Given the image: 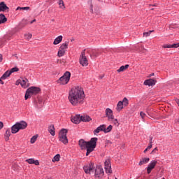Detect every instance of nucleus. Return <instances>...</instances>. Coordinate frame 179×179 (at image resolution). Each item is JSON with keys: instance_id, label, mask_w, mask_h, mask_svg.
I'll return each mask as SVG.
<instances>
[{"instance_id": "1", "label": "nucleus", "mask_w": 179, "mask_h": 179, "mask_svg": "<svg viewBox=\"0 0 179 179\" xmlns=\"http://www.w3.org/2000/svg\"><path fill=\"white\" fill-rule=\"evenodd\" d=\"M85 99V91L80 86H76L71 89L69 94V100L73 106H78L83 103Z\"/></svg>"}, {"instance_id": "2", "label": "nucleus", "mask_w": 179, "mask_h": 179, "mask_svg": "<svg viewBox=\"0 0 179 179\" xmlns=\"http://www.w3.org/2000/svg\"><path fill=\"white\" fill-rule=\"evenodd\" d=\"M79 146L81 149H87L86 156H89L97 146V138H92L90 141H85V140L81 139L79 141Z\"/></svg>"}, {"instance_id": "3", "label": "nucleus", "mask_w": 179, "mask_h": 179, "mask_svg": "<svg viewBox=\"0 0 179 179\" xmlns=\"http://www.w3.org/2000/svg\"><path fill=\"white\" fill-rule=\"evenodd\" d=\"M26 128H27V122L25 121H21L16 122L11 127V132L12 134H17L20 129H26Z\"/></svg>"}, {"instance_id": "4", "label": "nucleus", "mask_w": 179, "mask_h": 179, "mask_svg": "<svg viewBox=\"0 0 179 179\" xmlns=\"http://www.w3.org/2000/svg\"><path fill=\"white\" fill-rule=\"evenodd\" d=\"M41 92V89L38 87H31L28 88L26 91L24 99L27 100V99H30L31 96H36V94H38Z\"/></svg>"}, {"instance_id": "5", "label": "nucleus", "mask_w": 179, "mask_h": 179, "mask_svg": "<svg viewBox=\"0 0 179 179\" xmlns=\"http://www.w3.org/2000/svg\"><path fill=\"white\" fill-rule=\"evenodd\" d=\"M66 134H68V130L66 129H62L59 134V141L62 142L64 145L68 143V137H66Z\"/></svg>"}, {"instance_id": "6", "label": "nucleus", "mask_w": 179, "mask_h": 179, "mask_svg": "<svg viewBox=\"0 0 179 179\" xmlns=\"http://www.w3.org/2000/svg\"><path fill=\"white\" fill-rule=\"evenodd\" d=\"M71 79V72L66 71L63 76L58 80V83L60 85H66Z\"/></svg>"}, {"instance_id": "7", "label": "nucleus", "mask_w": 179, "mask_h": 179, "mask_svg": "<svg viewBox=\"0 0 179 179\" xmlns=\"http://www.w3.org/2000/svg\"><path fill=\"white\" fill-rule=\"evenodd\" d=\"M85 52L86 50L82 51L79 59V62L82 66H87L89 65V61L87 60V57H86Z\"/></svg>"}, {"instance_id": "8", "label": "nucleus", "mask_w": 179, "mask_h": 179, "mask_svg": "<svg viewBox=\"0 0 179 179\" xmlns=\"http://www.w3.org/2000/svg\"><path fill=\"white\" fill-rule=\"evenodd\" d=\"M94 177L98 179L103 178V177H104V170L101 166L96 167Z\"/></svg>"}, {"instance_id": "9", "label": "nucleus", "mask_w": 179, "mask_h": 179, "mask_svg": "<svg viewBox=\"0 0 179 179\" xmlns=\"http://www.w3.org/2000/svg\"><path fill=\"white\" fill-rule=\"evenodd\" d=\"M83 170H84L85 174H90V173L92 171H93V170H94V164L91 163V164H88L85 165L83 167Z\"/></svg>"}, {"instance_id": "10", "label": "nucleus", "mask_w": 179, "mask_h": 179, "mask_svg": "<svg viewBox=\"0 0 179 179\" xmlns=\"http://www.w3.org/2000/svg\"><path fill=\"white\" fill-rule=\"evenodd\" d=\"M156 164H157V161L152 160L150 162V163L148 164L147 167V173L148 174H150L152 173V170L156 167Z\"/></svg>"}, {"instance_id": "11", "label": "nucleus", "mask_w": 179, "mask_h": 179, "mask_svg": "<svg viewBox=\"0 0 179 179\" xmlns=\"http://www.w3.org/2000/svg\"><path fill=\"white\" fill-rule=\"evenodd\" d=\"M81 121L82 116H80V115H76L71 117V122H73V124H80Z\"/></svg>"}, {"instance_id": "12", "label": "nucleus", "mask_w": 179, "mask_h": 179, "mask_svg": "<svg viewBox=\"0 0 179 179\" xmlns=\"http://www.w3.org/2000/svg\"><path fill=\"white\" fill-rule=\"evenodd\" d=\"M21 86L24 89H27V87H29V86H30L29 80H27V78H21Z\"/></svg>"}, {"instance_id": "13", "label": "nucleus", "mask_w": 179, "mask_h": 179, "mask_svg": "<svg viewBox=\"0 0 179 179\" xmlns=\"http://www.w3.org/2000/svg\"><path fill=\"white\" fill-rule=\"evenodd\" d=\"M105 113L106 117H108V121L113 120L114 115H113V110L110 108H106Z\"/></svg>"}, {"instance_id": "14", "label": "nucleus", "mask_w": 179, "mask_h": 179, "mask_svg": "<svg viewBox=\"0 0 179 179\" xmlns=\"http://www.w3.org/2000/svg\"><path fill=\"white\" fill-rule=\"evenodd\" d=\"M156 80L155 79H148L144 81L145 86H155L156 85Z\"/></svg>"}, {"instance_id": "15", "label": "nucleus", "mask_w": 179, "mask_h": 179, "mask_svg": "<svg viewBox=\"0 0 179 179\" xmlns=\"http://www.w3.org/2000/svg\"><path fill=\"white\" fill-rule=\"evenodd\" d=\"M9 7L6 6L5 2L2 1L0 3V12H8Z\"/></svg>"}, {"instance_id": "16", "label": "nucleus", "mask_w": 179, "mask_h": 179, "mask_svg": "<svg viewBox=\"0 0 179 179\" xmlns=\"http://www.w3.org/2000/svg\"><path fill=\"white\" fill-rule=\"evenodd\" d=\"M27 163H29V164H35V166H38L40 164V162H38V160H34V159L31 158L26 159Z\"/></svg>"}, {"instance_id": "17", "label": "nucleus", "mask_w": 179, "mask_h": 179, "mask_svg": "<svg viewBox=\"0 0 179 179\" xmlns=\"http://www.w3.org/2000/svg\"><path fill=\"white\" fill-rule=\"evenodd\" d=\"M106 127V124H102L99 127H98L94 131V134H99L101 132V131H103L104 132V128Z\"/></svg>"}, {"instance_id": "18", "label": "nucleus", "mask_w": 179, "mask_h": 179, "mask_svg": "<svg viewBox=\"0 0 179 179\" xmlns=\"http://www.w3.org/2000/svg\"><path fill=\"white\" fill-rule=\"evenodd\" d=\"M8 22V18L5 17V15L0 14V24H3V23H6Z\"/></svg>"}, {"instance_id": "19", "label": "nucleus", "mask_w": 179, "mask_h": 179, "mask_svg": "<svg viewBox=\"0 0 179 179\" xmlns=\"http://www.w3.org/2000/svg\"><path fill=\"white\" fill-rule=\"evenodd\" d=\"M150 160V158H142L138 163V166H142L143 164H146V163H149V161Z\"/></svg>"}, {"instance_id": "20", "label": "nucleus", "mask_w": 179, "mask_h": 179, "mask_svg": "<svg viewBox=\"0 0 179 179\" xmlns=\"http://www.w3.org/2000/svg\"><path fill=\"white\" fill-rule=\"evenodd\" d=\"M62 38H63V37H62V36H59L58 37H57L55 39V41H54V42H53V44L55 45H58V44H59V43H61V41H62Z\"/></svg>"}, {"instance_id": "21", "label": "nucleus", "mask_w": 179, "mask_h": 179, "mask_svg": "<svg viewBox=\"0 0 179 179\" xmlns=\"http://www.w3.org/2000/svg\"><path fill=\"white\" fill-rule=\"evenodd\" d=\"M10 135H11L10 130L9 129H7L6 131V133L4 134L5 141H9V138H10Z\"/></svg>"}, {"instance_id": "22", "label": "nucleus", "mask_w": 179, "mask_h": 179, "mask_svg": "<svg viewBox=\"0 0 179 179\" xmlns=\"http://www.w3.org/2000/svg\"><path fill=\"white\" fill-rule=\"evenodd\" d=\"M122 108H124V103L122 101H120L117 103L116 110H117V111H121V110H122Z\"/></svg>"}, {"instance_id": "23", "label": "nucleus", "mask_w": 179, "mask_h": 179, "mask_svg": "<svg viewBox=\"0 0 179 179\" xmlns=\"http://www.w3.org/2000/svg\"><path fill=\"white\" fill-rule=\"evenodd\" d=\"M43 98H38V101L36 102V107L38 108H41V107H43Z\"/></svg>"}, {"instance_id": "24", "label": "nucleus", "mask_w": 179, "mask_h": 179, "mask_svg": "<svg viewBox=\"0 0 179 179\" xmlns=\"http://www.w3.org/2000/svg\"><path fill=\"white\" fill-rule=\"evenodd\" d=\"M81 121H83L84 122H89V121H92V118L90 117L89 115L81 116Z\"/></svg>"}, {"instance_id": "25", "label": "nucleus", "mask_w": 179, "mask_h": 179, "mask_svg": "<svg viewBox=\"0 0 179 179\" xmlns=\"http://www.w3.org/2000/svg\"><path fill=\"white\" fill-rule=\"evenodd\" d=\"M108 121L112 122V124H113V125H115V127H120V122H118V120L115 119L114 117L112 120H109Z\"/></svg>"}, {"instance_id": "26", "label": "nucleus", "mask_w": 179, "mask_h": 179, "mask_svg": "<svg viewBox=\"0 0 179 179\" xmlns=\"http://www.w3.org/2000/svg\"><path fill=\"white\" fill-rule=\"evenodd\" d=\"M69 44V42H64V43H62L60 46V49L61 50H64V51H66V49L68 48V45Z\"/></svg>"}, {"instance_id": "27", "label": "nucleus", "mask_w": 179, "mask_h": 179, "mask_svg": "<svg viewBox=\"0 0 179 179\" xmlns=\"http://www.w3.org/2000/svg\"><path fill=\"white\" fill-rule=\"evenodd\" d=\"M10 72L9 71H6L3 75L1 76V79L3 80H5V79H6V78H9V76H10Z\"/></svg>"}, {"instance_id": "28", "label": "nucleus", "mask_w": 179, "mask_h": 179, "mask_svg": "<svg viewBox=\"0 0 179 179\" xmlns=\"http://www.w3.org/2000/svg\"><path fill=\"white\" fill-rule=\"evenodd\" d=\"M129 68V65L126 64L125 66H122L119 69H117V72H124L126 69H128Z\"/></svg>"}, {"instance_id": "29", "label": "nucleus", "mask_w": 179, "mask_h": 179, "mask_svg": "<svg viewBox=\"0 0 179 179\" xmlns=\"http://www.w3.org/2000/svg\"><path fill=\"white\" fill-rule=\"evenodd\" d=\"M49 132L52 135V136H55V128L54 127V126L49 127Z\"/></svg>"}, {"instance_id": "30", "label": "nucleus", "mask_w": 179, "mask_h": 179, "mask_svg": "<svg viewBox=\"0 0 179 179\" xmlns=\"http://www.w3.org/2000/svg\"><path fill=\"white\" fill-rule=\"evenodd\" d=\"M65 52H66V50H64L63 49L59 48L57 52V55L58 57H64L65 55Z\"/></svg>"}, {"instance_id": "31", "label": "nucleus", "mask_w": 179, "mask_h": 179, "mask_svg": "<svg viewBox=\"0 0 179 179\" xmlns=\"http://www.w3.org/2000/svg\"><path fill=\"white\" fill-rule=\"evenodd\" d=\"M113 129V125L110 124L107 128H104L103 129V132H105V134H108V132H111V130Z\"/></svg>"}, {"instance_id": "32", "label": "nucleus", "mask_w": 179, "mask_h": 179, "mask_svg": "<svg viewBox=\"0 0 179 179\" xmlns=\"http://www.w3.org/2000/svg\"><path fill=\"white\" fill-rule=\"evenodd\" d=\"M61 158V155L59 154L56 155L53 159H52V162L53 163H55V162H59V159Z\"/></svg>"}, {"instance_id": "33", "label": "nucleus", "mask_w": 179, "mask_h": 179, "mask_svg": "<svg viewBox=\"0 0 179 179\" xmlns=\"http://www.w3.org/2000/svg\"><path fill=\"white\" fill-rule=\"evenodd\" d=\"M105 170L106 173H109L110 174L113 172L111 171V165H105Z\"/></svg>"}, {"instance_id": "34", "label": "nucleus", "mask_w": 179, "mask_h": 179, "mask_svg": "<svg viewBox=\"0 0 179 179\" xmlns=\"http://www.w3.org/2000/svg\"><path fill=\"white\" fill-rule=\"evenodd\" d=\"M59 6L62 9H65V4H64V1L59 0Z\"/></svg>"}, {"instance_id": "35", "label": "nucleus", "mask_w": 179, "mask_h": 179, "mask_svg": "<svg viewBox=\"0 0 179 179\" xmlns=\"http://www.w3.org/2000/svg\"><path fill=\"white\" fill-rule=\"evenodd\" d=\"M29 9H30V7H17L16 10H29Z\"/></svg>"}, {"instance_id": "36", "label": "nucleus", "mask_w": 179, "mask_h": 179, "mask_svg": "<svg viewBox=\"0 0 179 179\" xmlns=\"http://www.w3.org/2000/svg\"><path fill=\"white\" fill-rule=\"evenodd\" d=\"M155 31H149L148 32H144L143 33V36L144 37H149V36H150V34H152V33H153Z\"/></svg>"}, {"instance_id": "37", "label": "nucleus", "mask_w": 179, "mask_h": 179, "mask_svg": "<svg viewBox=\"0 0 179 179\" xmlns=\"http://www.w3.org/2000/svg\"><path fill=\"white\" fill-rule=\"evenodd\" d=\"M123 103V106H128L129 104V101L128 99H127L126 97L123 99V101H122Z\"/></svg>"}, {"instance_id": "38", "label": "nucleus", "mask_w": 179, "mask_h": 179, "mask_svg": "<svg viewBox=\"0 0 179 179\" xmlns=\"http://www.w3.org/2000/svg\"><path fill=\"white\" fill-rule=\"evenodd\" d=\"M105 166H111V160L110 159H107L104 162Z\"/></svg>"}, {"instance_id": "39", "label": "nucleus", "mask_w": 179, "mask_h": 179, "mask_svg": "<svg viewBox=\"0 0 179 179\" xmlns=\"http://www.w3.org/2000/svg\"><path fill=\"white\" fill-rule=\"evenodd\" d=\"M140 117L142 118L143 121H145V118L146 117V115L144 112L140 113Z\"/></svg>"}, {"instance_id": "40", "label": "nucleus", "mask_w": 179, "mask_h": 179, "mask_svg": "<svg viewBox=\"0 0 179 179\" xmlns=\"http://www.w3.org/2000/svg\"><path fill=\"white\" fill-rule=\"evenodd\" d=\"M17 71H19V69L17 67H14L10 69V74L12 75V73H13V72H17Z\"/></svg>"}, {"instance_id": "41", "label": "nucleus", "mask_w": 179, "mask_h": 179, "mask_svg": "<svg viewBox=\"0 0 179 179\" xmlns=\"http://www.w3.org/2000/svg\"><path fill=\"white\" fill-rule=\"evenodd\" d=\"M36 141H37V136H34L31 138V143H34V142H36Z\"/></svg>"}, {"instance_id": "42", "label": "nucleus", "mask_w": 179, "mask_h": 179, "mask_svg": "<svg viewBox=\"0 0 179 179\" xmlns=\"http://www.w3.org/2000/svg\"><path fill=\"white\" fill-rule=\"evenodd\" d=\"M24 36L27 40H30V38H31L33 35H31V34H25Z\"/></svg>"}, {"instance_id": "43", "label": "nucleus", "mask_w": 179, "mask_h": 179, "mask_svg": "<svg viewBox=\"0 0 179 179\" xmlns=\"http://www.w3.org/2000/svg\"><path fill=\"white\" fill-rule=\"evenodd\" d=\"M178 43H175L173 45H171V48H178Z\"/></svg>"}, {"instance_id": "44", "label": "nucleus", "mask_w": 179, "mask_h": 179, "mask_svg": "<svg viewBox=\"0 0 179 179\" xmlns=\"http://www.w3.org/2000/svg\"><path fill=\"white\" fill-rule=\"evenodd\" d=\"M15 85L16 86H19V85H21V78L16 81Z\"/></svg>"}, {"instance_id": "45", "label": "nucleus", "mask_w": 179, "mask_h": 179, "mask_svg": "<svg viewBox=\"0 0 179 179\" xmlns=\"http://www.w3.org/2000/svg\"><path fill=\"white\" fill-rule=\"evenodd\" d=\"M157 150H159L157 149V148H155L152 152H151V155H155V153H156V152H157Z\"/></svg>"}, {"instance_id": "46", "label": "nucleus", "mask_w": 179, "mask_h": 179, "mask_svg": "<svg viewBox=\"0 0 179 179\" xmlns=\"http://www.w3.org/2000/svg\"><path fill=\"white\" fill-rule=\"evenodd\" d=\"M164 48H171V45H164Z\"/></svg>"}, {"instance_id": "47", "label": "nucleus", "mask_w": 179, "mask_h": 179, "mask_svg": "<svg viewBox=\"0 0 179 179\" xmlns=\"http://www.w3.org/2000/svg\"><path fill=\"white\" fill-rule=\"evenodd\" d=\"M153 143V137L150 136V145H152Z\"/></svg>"}, {"instance_id": "48", "label": "nucleus", "mask_w": 179, "mask_h": 179, "mask_svg": "<svg viewBox=\"0 0 179 179\" xmlns=\"http://www.w3.org/2000/svg\"><path fill=\"white\" fill-rule=\"evenodd\" d=\"M3 128V122H0V129H2Z\"/></svg>"}, {"instance_id": "49", "label": "nucleus", "mask_w": 179, "mask_h": 179, "mask_svg": "<svg viewBox=\"0 0 179 179\" xmlns=\"http://www.w3.org/2000/svg\"><path fill=\"white\" fill-rule=\"evenodd\" d=\"M152 144H150V145L148 146L147 149L149 150L150 149H152Z\"/></svg>"}, {"instance_id": "50", "label": "nucleus", "mask_w": 179, "mask_h": 179, "mask_svg": "<svg viewBox=\"0 0 179 179\" xmlns=\"http://www.w3.org/2000/svg\"><path fill=\"white\" fill-rule=\"evenodd\" d=\"M3 80H2V78H1V77L0 78V83H1V85H3V81H2Z\"/></svg>"}, {"instance_id": "51", "label": "nucleus", "mask_w": 179, "mask_h": 179, "mask_svg": "<svg viewBox=\"0 0 179 179\" xmlns=\"http://www.w3.org/2000/svg\"><path fill=\"white\" fill-rule=\"evenodd\" d=\"M146 111H147V113H148V115H149V111H150V109H149V108H147Z\"/></svg>"}, {"instance_id": "52", "label": "nucleus", "mask_w": 179, "mask_h": 179, "mask_svg": "<svg viewBox=\"0 0 179 179\" xmlns=\"http://www.w3.org/2000/svg\"><path fill=\"white\" fill-rule=\"evenodd\" d=\"M2 59H3L2 55L0 54V62H2Z\"/></svg>"}, {"instance_id": "53", "label": "nucleus", "mask_w": 179, "mask_h": 179, "mask_svg": "<svg viewBox=\"0 0 179 179\" xmlns=\"http://www.w3.org/2000/svg\"><path fill=\"white\" fill-rule=\"evenodd\" d=\"M34 22H36V19H34V20H32L30 23L31 24H33V23H34Z\"/></svg>"}, {"instance_id": "54", "label": "nucleus", "mask_w": 179, "mask_h": 179, "mask_svg": "<svg viewBox=\"0 0 179 179\" xmlns=\"http://www.w3.org/2000/svg\"><path fill=\"white\" fill-rule=\"evenodd\" d=\"M176 103L179 106V99H176Z\"/></svg>"}, {"instance_id": "55", "label": "nucleus", "mask_w": 179, "mask_h": 179, "mask_svg": "<svg viewBox=\"0 0 179 179\" xmlns=\"http://www.w3.org/2000/svg\"><path fill=\"white\" fill-rule=\"evenodd\" d=\"M150 76H155L154 73H151V74L150 75Z\"/></svg>"}, {"instance_id": "56", "label": "nucleus", "mask_w": 179, "mask_h": 179, "mask_svg": "<svg viewBox=\"0 0 179 179\" xmlns=\"http://www.w3.org/2000/svg\"><path fill=\"white\" fill-rule=\"evenodd\" d=\"M147 150H149L148 148H146L145 150H144V153H146V151Z\"/></svg>"}, {"instance_id": "57", "label": "nucleus", "mask_w": 179, "mask_h": 179, "mask_svg": "<svg viewBox=\"0 0 179 179\" xmlns=\"http://www.w3.org/2000/svg\"><path fill=\"white\" fill-rule=\"evenodd\" d=\"M93 55H94V57H97V55H96V53H93Z\"/></svg>"}, {"instance_id": "58", "label": "nucleus", "mask_w": 179, "mask_h": 179, "mask_svg": "<svg viewBox=\"0 0 179 179\" xmlns=\"http://www.w3.org/2000/svg\"><path fill=\"white\" fill-rule=\"evenodd\" d=\"M92 12H93V8L91 9Z\"/></svg>"}, {"instance_id": "59", "label": "nucleus", "mask_w": 179, "mask_h": 179, "mask_svg": "<svg viewBox=\"0 0 179 179\" xmlns=\"http://www.w3.org/2000/svg\"><path fill=\"white\" fill-rule=\"evenodd\" d=\"M178 47H179V43H178Z\"/></svg>"}]
</instances>
